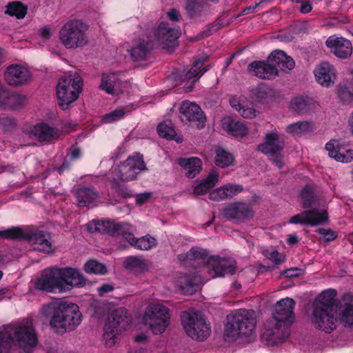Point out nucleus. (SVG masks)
<instances>
[{
	"mask_svg": "<svg viewBox=\"0 0 353 353\" xmlns=\"http://www.w3.org/2000/svg\"><path fill=\"white\" fill-rule=\"evenodd\" d=\"M336 296L335 290L323 291L313 305L311 322L326 333L336 327L339 319L345 327H353V296L345 293L339 300Z\"/></svg>",
	"mask_w": 353,
	"mask_h": 353,
	"instance_id": "1",
	"label": "nucleus"
},
{
	"mask_svg": "<svg viewBox=\"0 0 353 353\" xmlns=\"http://www.w3.org/2000/svg\"><path fill=\"white\" fill-rule=\"evenodd\" d=\"M295 304L290 298L283 299L276 303L272 317L265 324L261 336L267 345H278L288 336L289 327L295 319Z\"/></svg>",
	"mask_w": 353,
	"mask_h": 353,
	"instance_id": "2",
	"label": "nucleus"
},
{
	"mask_svg": "<svg viewBox=\"0 0 353 353\" xmlns=\"http://www.w3.org/2000/svg\"><path fill=\"white\" fill-rule=\"evenodd\" d=\"M85 283L86 279L77 269L50 268L42 272L34 286L41 291L52 292L57 290L63 292L74 287H83Z\"/></svg>",
	"mask_w": 353,
	"mask_h": 353,
	"instance_id": "3",
	"label": "nucleus"
},
{
	"mask_svg": "<svg viewBox=\"0 0 353 353\" xmlns=\"http://www.w3.org/2000/svg\"><path fill=\"white\" fill-rule=\"evenodd\" d=\"M42 314L50 318V325L59 334L73 331L81 322V314L76 303L59 300L42 307Z\"/></svg>",
	"mask_w": 353,
	"mask_h": 353,
	"instance_id": "4",
	"label": "nucleus"
},
{
	"mask_svg": "<svg viewBox=\"0 0 353 353\" xmlns=\"http://www.w3.org/2000/svg\"><path fill=\"white\" fill-rule=\"evenodd\" d=\"M14 343L26 353H30L38 343L35 329L30 323L10 325L6 332H0V353H7Z\"/></svg>",
	"mask_w": 353,
	"mask_h": 353,
	"instance_id": "5",
	"label": "nucleus"
},
{
	"mask_svg": "<svg viewBox=\"0 0 353 353\" xmlns=\"http://www.w3.org/2000/svg\"><path fill=\"white\" fill-rule=\"evenodd\" d=\"M294 60L281 50L272 52L266 61H254L248 65V72L258 78L272 79L276 77L279 68L292 70L294 68Z\"/></svg>",
	"mask_w": 353,
	"mask_h": 353,
	"instance_id": "6",
	"label": "nucleus"
},
{
	"mask_svg": "<svg viewBox=\"0 0 353 353\" xmlns=\"http://www.w3.org/2000/svg\"><path fill=\"white\" fill-rule=\"evenodd\" d=\"M253 310L241 309L227 316L224 335L228 339L236 340L241 336H250L256 327V319Z\"/></svg>",
	"mask_w": 353,
	"mask_h": 353,
	"instance_id": "7",
	"label": "nucleus"
},
{
	"mask_svg": "<svg viewBox=\"0 0 353 353\" xmlns=\"http://www.w3.org/2000/svg\"><path fill=\"white\" fill-rule=\"evenodd\" d=\"M0 236L8 239H28L34 250L46 254H52L54 252V248L52 243L51 233L47 231L38 230L25 234L21 228L12 227L7 230H0Z\"/></svg>",
	"mask_w": 353,
	"mask_h": 353,
	"instance_id": "8",
	"label": "nucleus"
},
{
	"mask_svg": "<svg viewBox=\"0 0 353 353\" xmlns=\"http://www.w3.org/2000/svg\"><path fill=\"white\" fill-rule=\"evenodd\" d=\"M88 25L81 20H69L59 30L61 43L66 49H77L86 46L88 43Z\"/></svg>",
	"mask_w": 353,
	"mask_h": 353,
	"instance_id": "9",
	"label": "nucleus"
},
{
	"mask_svg": "<svg viewBox=\"0 0 353 353\" xmlns=\"http://www.w3.org/2000/svg\"><path fill=\"white\" fill-rule=\"evenodd\" d=\"M83 81L77 74L62 77L56 87L58 104L62 110H67L74 102L82 91Z\"/></svg>",
	"mask_w": 353,
	"mask_h": 353,
	"instance_id": "10",
	"label": "nucleus"
},
{
	"mask_svg": "<svg viewBox=\"0 0 353 353\" xmlns=\"http://www.w3.org/2000/svg\"><path fill=\"white\" fill-rule=\"evenodd\" d=\"M181 321L186 334L194 340L203 341L210 335V325L199 311H183Z\"/></svg>",
	"mask_w": 353,
	"mask_h": 353,
	"instance_id": "11",
	"label": "nucleus"
},
{
	"mask_svg": "<svg viewBox=\"0 0 353 353\" xmlns=\"http://www.w3.org/2000/svg\"><path fill=\"white\" fill-rule=\"evenodd\" d=\"M131 321V316L126 309L120 307L113 311L109 315L103 328V338L105 345L113 346L116 343L117 336L128 327Z\"/></svg>",
	"mask_w": 353,
	"mask_h": 353,
	"instance_id": "12",
	"label": "nucleus"
},
{
	"mask_svg": "<svg viewBox=\"0 0 353 353\" xmlns=\"http://www.w3.org/2000/svg\"><path fill=\"white\" fill-rule=\"evenodd\" d=\"M170 309L160 303L150 304L145 310L144 320L155 334L164 332L170 323Z\"/></svg>",
	"mask_w": 353,
	"mask_h": 353,
	"instance_id": "13",
	"label": "nucleus"
},
{
	"mask_svg": "<svg viewBox=\"0 0 353 353\" xmlns=\"http://www.w3.org/2000/svg\"><path fill=\"white\" fill-rule=\"evenodd\" d=\"M181 34L180 30L166 22H161L154 29V36L157 41L168 51L178 46V39Z\"/></svg>",
	"mask_w": 353,
	"mask_h": 353,
	"instance_id": "14",
	"label": "nucleus"
},
{
	"mask_svg": "<svg viewBox=\"0 0 353 353\" xmlns=\"http://www.w3.org/2000/svg\"><path fill=\"white\" fill-rule=\"evenodd\" d=\"M145 169L143 155L136 154L128 157L125 161L120 163L117 175L121 181H132L137 178V175L141 171Z\"/></svg>",
	"mask_w": 353,
	"mask_h": 353,
	"instance_id": "15",
	"label": "nucleus"
},
{
	"mask_svg": "<svg viewBox=\"0 0 353 353\" xmlns=\"http://www.w3.org/2000/svg\"><path fill=\"white\" fill-rule=\"evenodd\" d=\"M254 214L250 204L241 201L229 204L222 211L224 218L232 221L235 223H241L250 220L254 217Z\"/></svg>",
	"mask_w": 353,
	"mask_h": 353,
	"instance_id": "16",
	"label": "nucleus"
},
{
	"mask_svg": "<svg viewBox=\"0 0 353 353\" xmlns=\"http://www.w3.org/2000/svg\"><path fill=\"white\" fill-rule=\"evenodd\" d=\"M329 219L326 210L319 211L317 208L304 210L290 218L289 223L315 226L326 223Z\"/></svg>",
	"mask_w": 353,
	"mask_h": 353,
	"instance_id": "17",
	"label": "nucleus"
},
{
	"mask_svg": "<svg viewBox=\"0 0 353 353\" xmlns=\"http://www.w3.org/2000/svg\"><path fill=\"white\" fill-rule=\"evenodd\" d=\"M179 112L181 119H185L192 125H195L198 129L205 126V116L201 107L195 103L184 101L181 105Z\"/></svg>",
	"mask_w": 353,
	"mask_h": 353,
	"instance_id": "18",
	"label": "nucleus"
},
{
	"mask_svg": "<svg viewBox=\"0 0 353 353\" xmlns=\"http://www.w3.org/2000/svg\"><path fill=\"white\" fill-rule=\"evenodd\" d=\"M285 147V141L276 131L265 134V141L258 146L259 151L268 156L281 154Z\"/></svg>",
	"mask_w": 353,
	"mask_h": 353,
	"instance_id": "19",
	"label": "nucleus"
},
{
	"mask_svg": "<svg viewBox=\"0 0 353 353\" xmlns=\"http://www.w3.org/2000/svg\"><path fill=\"white\" fill-rule=\"evenodd\" d=\"M325 45L332 54L341 59L350 57L352 53V43L343 37L330 36L327 39Z\"/></svg>",
	"mask_w": 353,
	"mask_h": 353,
	"instance_id": "20",
	"label": "nucleus"
},
{
	"mask_svg": "<svg viewBox=\"0 0 353 353\" xmlns=\"http://www.w3.org/2000/svg\"><path fill=\"white\" fill-rule=\"evenodd\" d=\"M4 77L8 85L18 87L28 82L30 78V73L26 68L13 64L6 68Z\"/></svg>",
	"mask_w": 353,
	"mask_h": 353,
	"instance_id": "21",
	"label": "nucleus"
},
{
	"mask_svg": "<svg viewBox=\"0 0 353 353\" xmlns=\"http://www.w3.org/2000/svg\"><path fill=\"white\" fill-rule=\"evenodd\" d=\"M32 134L39 142H51L61 137L60 130L44 122L37 123L31 131Z\"/></svg>",
	"mask_w": 353,
	"mask_h": 353,
	"instance_id": "22",
	"label": "nucleus"
},
{
	"mask_svg": "<svg viewBox=\"0 0 353 353\" xmlns=\"http://www.w3.org/2000/svg\"><path fill=\"white\" fill-rule=\"evenodd\" d=\"M319 106V103L312 97L300 95L292 99L290 108L298 114L310 113Z\"/></svg>",
	"mask_w": 353,
	"mask_h": 353,
	"instance_id": "23",
	"label": "nucleus"
},
{
	"mask_svg": "<svg viewBox=\"0 0 353 353\" xmlns=\"http://www.w3.org/2000/svg\"><path fill=\"white\" fill-rule=\"evenodd\" d=\"M314 75L319 84L328 88L334 83L336 70L332 65L327 62H323L315 69Z\"/></svg>",
	"mask_w": 353,
	"mask_h": 353,
	"instance_id": "24",
	"label": "nucleus"
},
{
	"mask_svg": "<svg viewBox=\"0 0 353 353\" xmlns=\"http://www.w3.org/2000/svg\"><path fill=\"white\" fill-rule=\"evenodd\" d=\"M207 267L209 271L213 272V278L233 274L235 272V267L228 260L219 257L212 258L208 261Z\"/></svg>",
	"mask_w": 353,
	"mask_h": 353,
	"instance_id": "25",
	"label": "nucleus"
},
{
	"mask_svg": "<svg viewBox=\"0 0 353 353\" xmlns=\"http://www.w3.org/2000/svg\"><path fill=\"white\" fill-rule=\"evenodd\" d=\"M150 265L148 260L139 256H129L123 262V268L136 275L148 272Z\"/></svg>",
	"mask_w": 353,
	"mask_h": 353,
	"instance_id": "26",
	"label": "nucleus"
},
{
	"mask_svg": "<svg viewBox=\"0 0 353 353\" xmlns=\"http://www.w3.org/2000/svg\"><path fill=\"white\" fill-rule=\"evenodd\" d=\"M325 149L331 158L341 163H349L353 159V150H344L340 147L339 142L334 139L330 140L325 145Z\"/></svg>",
	"mask_w": 353,
	"mask_h": 353,
	"instance_id": "27",
	"label": "nucleus"
},
{
	"mask_svg": "<svg viewBox=\"0 0 353 353\" xmlns=\"http://www.w3.org/2000/svg\"><path fill=\"white\" fill-rule=\"evenodd\" d=\"M300 199L304 209L316 208L320 203V194L314 184H307L301 190Z\"/></svg>",
	"mask_w": 353,
	"mask_h": 353,
	"instance_id": "28",
	"label": "nucleus"
},
{
	"mask_svg": "<svg viewBox=\"0 0 353 353\" xmlns=\"http://www.w3.org/2000/svg\"><path fill=\"white\" fill-rule=\"evenodd\" d=\"M201 277L195 274H184L178 277L176 285L185 294H192L201 283Z\"/></svg>",
	"mask_w": 353,
	"mask_h": 353,
	"instance_id": "29",
	"label": "nucleus"
},
{
	"mask_svg": "<svg viewBox=\"0 0 353 353\" xmlns=\"http://www.w3.org/2000/svg\"><path fill=\"white\" fill-rule=\"evenodd\" d=\"M25 97L17 93H11L0 86V105H4L14 110L22 107L25 102Z\"/></svg>",
	"mask_w": 353,
	"mask_h": 353,
	"instance_id": "30",
	"label": "nucleus"
},
{
	"mask_svg": "<svg viewBox=\"0 0 353 353\" xmlns=\"http://www.w3.org/2000/svg\"><path fill=\"white\" fill-rule=\"evenodd\" d=\"M223 128L234 137H243L248 133V129L241 121L231 117L225 118Z\"/></svg>",
	"mask_w": 353,
	"mask_h": 353,
	"instance_id": "31",
	"label": "nucleus"
},
{
	"mask_svg": "<svg viewBox=\"0 0 353 353\" xmlns=\"http://www.w3.org/2000/svg\"><path fill=\"white\" fill-rule=\"evenodd\" d=\"M99 192L92 188L81 187L75 192V196L80 207H85L92 203L99 197Z\"/></svg>",
	"mask_w": 353,
	"mask_h": 353,
	"instance_id": "32",
	"label": "nucleus"
},
{
	"mask_svg": "<svg viewBox=\"0 0 353 353\" xmlns=\"http://www.w3.org/2000/svg\"><path fill=\"white\" fill-rule=\"evenodd\" d=\"M150 41H141L134 45L130 50L132 59L134 61L145 60L152 50Z\"/></svg>",
	"mask_w": 353,
	"mask_h": 353,
	"instance_id": "33",
	"label": "nucleus"
},
{
	"mask_svg": "<svg viewBox=\"0 0 353 353\" xmlns=\"http://www.w3.org/2000/svg\"><path fill=\"white\" fill-rule=\"evenodd\" d=\"M179 165L187 170L186 176L190 179H193L199 173L202 167V162L199 158L191 157L188 159H179Z\"/></svg>",
	"mask_w": 353,
	"mask_h": 353,
	"instance_id": "34",
	"label": "nucleus"
},
{
	"mask_svg": "<svg viewBox=\"0 0 353 353\" xmlns=\"http://www.w3.org/2000/svg\"><path fill=\"white\" fill-rule=\"evenodd\" d=\"M275 96L274 90L265 83H259L252 89L251 97L256 102L264 103Z\"/></svg>",
	"mask_w": 353,
	"mask_h": 353,
	"instance_id": "35",
	"label": "nucleus"
},
{
	"mask_svg": "<svg viewBox=\"0 0 353 353\" xmlns=\"http://www.w3.org/2000/svg\"><path fill=\"white\" fill-rule=\"evenodd\" d=\"M314 124L311 121H298L288 125L286 132L292 135H302L314 131Z\"/></svg>",
	"mask_w": 353,
	"mask_h": 353,
	"instance_id": "36",
	"label": "nucleus"
},
{
	"mask_svg": "<svg viewBox=\"0 0 353 353\" xmlns=\"http://www.w3.org/2000/svg\"><path fill=\"white\" fill-rule=\"evenodd\" d=\"M157 132L161 137L168 140H175L177 143H181L183 139L176 137L177 134L170 121L160 123L157 126Z\"/></svg>",
	"mask_w": 353,
	"mask_h": 353,
	"instance_id": "37",
	"label": "nucleus"
},
{
	"mask_svg": "<svg viewBox=\"0 0 353 353\" xmlns=\"http://www.w3.org/2000/svg\"><path fill=\"white\" fill-rule=\"evenodd\" d=\"M203 63V60L195 61L192 65V67L185 73L183 78V81H189L192 80L191 85L185 88L186 92L192 91L195 82H196L201 77L199 73V70L202 68Z\"/></svg>",
	"mask_w": 353,
	"mask_h": 353,
	"instance_id": "38",
	"label": "nucleus"
},
{
	"mask_svg": "<svg viewBox=\"0 0 353 353\" xmlns=\"http://www.w3.org/2000/svg\"><path fill=\"white\" fill-rule=\"evenodd\" d=\"M218 181V175L210 173L205 179L202 180L194 187V193L196 195L205 194L210 189L215 186Z\"/></svg>",
	"mask_w": 353,
	"mask_h": 353,
	"instance_id": "39",
	"label": "nucleus"
},
{
	"mask_svg": "<svg viewBox=\"0 0 353 353\" xmlns=\"http://www.w3.org/2000/svg\"><path fill=\"white\" fill-rule=\"evenodd\" d=\"M215 152V164L217 166L224 168L232 165L234 160L232 154L221 148H216Z\"/></svg>",
	"mask_w": 353,
	"mask_h": 353,
	"instance_id": "40",
	"label": "nucleus"
},
{
	"mask_svg": "<svg viewBox=\"0 0 353 353\" xmlns=\"http://www.w3.org/2000/svg\"><path fill=\"white\" fill-rule=\"evenodd\" d=\"M123 223H117L114 221H101V234H107L111 236L120 235L123 232Z\"/></svg>",
	"mask_w": 353,
	"mask_h": 353,
	"instance_id": "41",
	"label": "nucleus"
},
{
	"mask_svg": "<svg viewBox=\"0 0 353 353\" xmlns=\"http://www.w3.org/2000/svg\"><path fill=\"white\" fill-rule=\"evenodd\" d=\"M27 7L20 1L10 2L6 6L5 13L17 19H23L27 13Z\"/></svg>",
	"mask_w": 353,
	"mask_h": 353,
	"instance_id": "42",
	"label": "nucleus"
},
{
	"mask_svg": "<svg viewBox=\"0 0 353 353\" xmlns=\"http://www.w3.org/2000/svg\"><path fill=\"white\" fill-rule=\"evenodd\" d=\"M339 97L343 101L353 99V77L349 80H345L339 85L338 89Z\"/></svg>",
	"mask_w": 353,
	"mask_h": 353,
	"instance_id": "43",
	"label": "nucleus"
},
{
	"mask_svg": "<svg viewBox=\"0 0 353 353\" xmlns=\"http://www.w3.org/2000/svg\"><path fill=\"white\" fill-rule=\"evenodd\" d=\"M84 270L88 274H104L107 272L106 267L96 260H90L85 263Z\"/></svg>",
	"mask_w": 353,
	"mask_h": 353,
	"instance_id": "44",
	"label": "nucleus"
},
{
	"mask_svg": "<svg viewBox=\"0 0 353 353\" xmlns=\"http://www.w3.org/2000/svg\"><path fill=\"white\" fill-rule=\"evenodd\" d=\"M208 252L203 248L195 247L185 254V259L190 261L205 260L208 258Z\"/></svg>",
	"mask_w": 353,
	"mask_h": 353,
	"instance_id": "45",
	"label": "nucleus"
},
{
	"mask_svg": "<svg viewBox=\"0 0 353 353\" xmlns=\"http://www.w3.org/2000/svg\"><path fill=\"white\" fill-rule=\"evenodd\" d=\"M156 245V239L150 235H146L137 239L134 248L140 250H148Z\"/></svg>",
	"mask_w": 353,
	"mask_h": 353,
	"instance_id": "46",
	"label": "nucleus"
},
{
	"mask_svg": "<svg viewBox=\"0 0 353 353\" xmlns=\"http://www.w3.org/2000/svg\"><path fill=\"white\" fill-rule=\"evenodd\" d=\"M110 183L112 188L115 190L116 193L121 198L128 199L133 196L131 191L125 186L121 185L117 179H113L111 180Z\"/></svg>",
	"mask_w": 353,
	"mask_h": 353,
	"instance_id": "47",
	"label": "nucleus"
},
{
	"mask_svg": "<svg viewBox=\"0 0 353 353\" xmlns=\"http://www.w3.org/2000/svg\"><path fill=\"white\" fill-rule=\"evenodd\" d=\"M125 114V112L123 108L116 109L103 116L102 122L105 123H110L119 121L124 117Z\"/></svg>",
	"mask_w": 353,
	"mask_h": 353,
	"instance_id": "48",
	"label": "nucleus"
},
{
	"mask_svg": "<svg viewBox=\"0 0 353 353\" xmlns=\"http://www.w3.org/2000/svg\"><path fill=\"white\" fill-rule=\"evenodd\" d=\"M16 125L17 121L14 118L6 115L0 116V127L4 132L13 130Z\"/></svg>",
	"mask_w": 353,
	"mask_h": 353,
	"instance_id": "49",
	"label": "nucleus"
},
{
	"mask_svg": "<svg viewBox=\"0 0 353 353\" xmlns=\"http://www.w3.org/2000/svg\"><path fill=\"white\" fill-rule=\"evenodd\" d=\"M185 9L191 17H194L201 12V6L197 0H188Z\"/></svg>",
	"mask_w": 353,
	"mask_h": 353,
	"instance_id": "50",
	"label": "nucleus"
},
{
	"mask_svg": "<svg viewBox=\"0 0 353 353\" xmlns=\"http://www.w3.org/2000/svg\"><path fill=\"white\" fill-rule=\"evenodd\" d=\"M112 78H114V76L103 74L102 76L101 83L99 86L101 89L105 90L108 94H113L114 90L113 81L111 79Z\"/></svg>",
	"mask_w": 353,
	"mask_h": 353,
	"instance_id": "51",
	"label": "nucleus"
},
{
	"mask_svg": "<svg viewBox=\"0 0 353 353\" xmlns=\"http://www.w3.org/2000/svg\"><path fill=\"white\" fill-rule=\"evenodd\" d=\"M225 186L216 188L209 194V199L212 201H219L228 198L225 190Z\"/></svg>",
	"mask_w": 353,
	"mask_h": 353,
	"instance_id": "52",
	"label": "nucleus"
},
{
	"mask_svg": "<svg viewBox=\"0 0 353 353\" xmlns=\"http://www.w3.org/2000/svg\"><path fill=\"white\" fill-rule=\"evenodd\" d=\"M316 232L323 235L327 242L334 241L338 236V233L331 229L319 228Z\"/></svg>",
	"mask_w": 353,
	"mask_h": 353,
	"instance_id": "53",
	"label": "nucleus"
},
{
	"mask_svg": "<svg viewBox=\"0 0 353 353\" xmlns=\"http://www.w3.org/2000/svg\"><path fill=\"white\" fill-rule=\"evenodd\" d=\"M69 157L70 161H74L80 159L81 157V148L76 145H72L67 152V157Z\"/></svg>",
	"mask_w": 353,
	"mask_h": 353,
	"instance_id": "54",
	"label": "nucleus"
},
{
	"mask_svg": "<svg viewBox=\"0 0 353 353\" xmlns=\"http://www.w3.org/2000/svg\"><path fill=\"white\" fill-rule=\"evenodd\" d=\"M225 186L228 198H232L243 190V188L241 185H228Z\"/></svg>",
	"mask_w": 353,
	"mask_h": 353,
	"instance_id": "55",
	"label": "nucleus"
},
{
	"mask_svg": "<svg viewBox=\"0 0 353 353\" xmlns=\"http://www.w3.org/2000/svg\"><path fill=\"white\" fill-rule=\"evenodd\" d=\"M87 230L90 233H101V221L92 220L87 223Z\"/></svg>",
	"mask_w": 353,
	"mask_h": 353,
	"instance_id": "56",
	"label": "nucleus"
},
{
	"mask_svg": "<svg viewBox=\"0 0 353 353\" xmlns=\"http://www.w3.org/2000/svg\"><path fill=\"white\" fill-rule=\"evenodd\" d=\"M216 28H215V26H212L211 28H208L206 30L201 32L199 34L195 37H192L190 38V41L194 42L198 41L205 37H209L212 34L213 31H216Z\"/></svg>",
	"mask_w": 353,
	"mask_h": 353,
	"instance_id": "57",
	"label": "nucleus"
},
{
	"mask_svg": "<svg viewBox=\"0 0 353 353\" xmlns=\"http://www.w3.org/2000/svg\"><path fill=\"white\" fill-rule=\"evenodd\" d=\"M128 225L125 223L123 226V232L121 233L120 235L125 237L126 241L133 247H134L136 244V241L137 238H136L134 234L131 232H128Z\"/></svg>",
	"mask_w": 353,
	"mask_h": 353,
	"instance_id": "58",
	"label": "nucleus"
},
{
	"mask_svg": "<svg viewBox=\"0 0 353 353\" xmlns=\"http://www.w3.org/2000/svg\"><path fill=\"white\" fill-rule=\"evenodd\" d=\"M238 111L245 119H251L256 116V111L253 108L241 107Z\"/></svg>",
	"mask_w": 353,
	"mask_h": 353,
	"instance_id": "59",
	"label": "nucleus"
},
{
	"mask_svg": "<svg viewBox=\"0 0 353 353\" xmlns=\"http://www.w3.org/2000/svg\"><path fill=\"white\" fill-rule=\"evenodd\" d=\"M296 2L301 4L299 10L301 13H308L312 9V6L309 1L297 0Z\"/></svg>",
	"mask_w": 353,
	"mask_h": 353,
	"instance_id": "60",
	"label": "nucleus"
},
{
	"mask_svg": "<svg viewBox=\"0 0 353 353\" xmlns=\"http://www.w3.org/2000/svg\"><path fill=\"white\" fill-rule=\"evenodd\" d=\"M263 254L269 259L272 261L275 264H279L281 261L279 259V252L276 250L269 252L265 250L263 252Z\"/></svg>",
	"mask_w": 353,
	"mask_h": 353,
	"instance_id": "61",
	"label": "nucleus"
},
{
	"mask_svg": "<svg viewBox=\"0 0 353 353\" xmlns=\"http://www.w3.org/2000/svg\"><path fill=\"white\" fill-rule=\"evenodd\" d=\"M151 197V194L149 192H144L136 195V203L141 205L145 203Z\"/></svg>",
	"mask_w": 353,
	"mask_h": 353,
	"instance_id": "62",
	"label": "nucleus"
},
{
	"mask_svg": "<svg viewBox=\"0 0 353 353\" xmlns=\"http://www.w3.org/2000/svg\"><path fill=\"white\" fill-rule=\"evenodd\" d=\"M301 274V269L290 268L284 271L282 274L286 278H293L299 276Z\"/></svg>",
	"mask_w": 353,
	"mask_h": 353,
	"instance_id": "63",
	"label": "nucleus"
},
{
	"mask_svg": "<svg viewBox=\"0 0 353 353\" xmlns=\"http://www.w3.org/2000/svg\"><path fill=\"white\" fill-rule=\"evenodd\" d=\"M114 289V288L112 285L105 283L98 288V292L101 296H102L104 294L113 291Z\"/></svg>",
	"mask_w": 353,
	"mask_h": 353,
	"instance_id": "64",
	"label": "nucleus"
}]
</instances>
